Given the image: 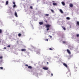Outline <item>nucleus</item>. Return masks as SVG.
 <instances>
[{
    "label": "nucleus",
    "instance_id": "8",
    "mask_svg": "<svg viewBox=\"0 0 79 79\" xmlns=\"http://www.w3.org/2000/svg\"><path fill=\"white\" fill-rule=\"evenodd\" d=\"M61 3L63 6H64V5H65V3H64V2H61Z\"/></svg>",
    "mask_w": 79,
    "mask_h": 79
},
{
    "label": "nucleus",
    "instance_id": "25",
    "mask_svg": "<svg viewBox=\"0 0 79 79\" xmlns=\"http://www.w3.org/2000/svg\"><path fill=\"white\" fill-rule=\"evenodd\" d=\"M62 42H63V44H64V43H66V41H63Z\"/></svg>",
    "mask_w": 79,
    "mask_h": 79
},
{
    "label": "nucleus",
    "instance_id": "9",
    "mask_svg": "<svg viewBox=\"0 0 79 79\" xmlns=\"http://www.w3.org/2000/svg\"><path fill=\"white\" fill-rule=\"evenodd\" d=\"M28 68L29 69H32V67L31 66H29Z\"/></svg>",
    "mask_w": 79,
    "mask_h": 79
},
{
    "label": "nucleus",
    "instance_id": "39",
    "mask_svg": "<svg viewBox=\"0 0 79 79\" xmlns=\"http://www.w3.org/2000/svg\"><path fill=\"white\" fill-rule=\"evenodd\" d=\"M0 42H1V41L0 40Z\"/></svg>",
    "mask_w": 79,
    "mask_h": 79
},
{
    "label": "nucleus",
    "instance_id": "26",
    "mask_svg": "<svg viewBox=\"0 0 79 79\" xmlns=\"http://www.w3.org/2000/svg\"><path fill=\"white\" fill-rule=\"evenodd\" d=\"M49 50H52V48H49Z\"/></svg>",
    "mask_w": 79,
    "mask_h": 79
},
{
    "label": "nucleus",
    "instance_id": "38",
    "mask_svg": "<svg viewBox=\"0 0 79 79\" xmlns=\"http://www.w3.org/2000/svg\"><path fill=\"white\" fill-rule=\"evenodd\" d=\"M6 48H5H5H4V49H6Z\"/></svg>",
    "mask_w": 79,
    "mask_h": 79
},
{
    "label": "nucleus",
    "instance_id": "10",
    "mask_svg": "<svg viewBox=\"0 0 79 79\" xmlns=\"http://www.w3.org/2000/svg\"><path fill=\"white\" fill-rule=\"evenodd\" d=\"M69 6H70V7L72 8V7H73V4H70Z\"/></svg>",
    "mask_w": 79,
    "mask_h": 79
},
{
    "label": "nucleus",
    "instance_id": "2",
    "mask_svg": "<svg viewBox=\"0 0 79 79\" xmlns=\"http://www.w3.org/2000/svg\"><path fill=\"white\" fill-rule=\"evenodd\" d=\"M67 76L68 77H69V76H71V72H67Z\"/></svg>",
    "mask_w": 79,
    "mask_h": 79
},
{
    "label": "nucleus",
    "instance_id": "15",
    "mask_svg": "<svg viewBox=\"0 0 79 79\" xmlns=\"http://www.w3.org/2000/svg\"><path fill=\"white\" fill-rule=\"evenodd\" d=\"M21 34H20V33L19 34H18L19 37H21Z\"/></svg>",
    "mask_w": 79,
    "mask_h": 79
},
{
    "label": "nucleus",
    "instance_id": "19",
    "mask_svg": "<svg viewBox=\"0 0 79 79\" xmlns=\"http://www.w3.org/2000/svg\"><path fill=\"white\" fill-rule=\"evenodd\" d=\"M0 69H3V68L2 67H0Z\"/></svg>",
    "mask_w": 79,
    "mask_h": 79
},
{
    "label": "nucleus",
    "instance_id": "6",
    "mask_svg": "<svg viewBox=\"0 0 79 79\" xmlns=\"http://www.w3.org/2000/svg\"><path fill=\"white\" fill-rule=\"evenodd\" d=\"M67 53H69V54H71V52H70V51L69 49L67 50Z\"/></svg>",
    "mask_w": 79,
    "mask_h": 79
},
{
    "label": "nucleus",
    "instance_id": "11",
    "mask_svg": "<svg viewBox=\"0 0 79 79\" xmlns=\"http://www.w3.org/2000/svg\"><path fill=\"white\" fill-rule=\"evenodd\" d=\"M39 23L40 25H42V24H44V23H43V22H40Z\"/></svg>",
    "mask_w": 79,
    "mask_h": 79
},
{
    "label": "nucleus",
    "instance_id": "33",
    "mask_svg": "<svg viewBox=\"0 0 79 79\" xmlns=\"http://www.w3.org/2000/svg\"><path fill=\"white\" fill-rule=\"evenodd\" d=\"M13 4H14V5H15V2H13Z\"/></svg>",
    "mask_w": 79,
    "mask_h": 79
},
{
    "label": "nucleus",
    "instance_id": "3",
    "mask_svg": "<svg viewBox=\"0 0 79 79\" xmlns=\"http://www.w3.org/2000/svg\"><path fill=\"white\" fill-rule=\"evenodd\" d=\"M14 15L15 17H16V18H18V14H17V13L16 12H15Z\"/></svg>",
    "mask_w": 79,
    "mask_h": 79
},
{
    "label": "nucleus",
    "instance_id": "4",
    "mask_svg": "<svg viewBox=\"0 0 79 79\" xmlns=\"http://www.w3.org/2000/svg\"><path fill=\"white\" fill-rule=\"evenodd\" d=\"M43 69H44V70H48V68L46 67H44L43 68Z\"/></svg>",
    "mask_w": 79,
    "mask_h": 79
},
{
    "label": "nucleus",
    "instance_id": "18",
    "mask_svg": "<svg viewBox=\"0 0 79 79\" xmlns=\"http://www.w3.org/2000/svg\"><path fill=\"white\" fill-rule=\"evenodd\" d=\"M6 5H8V1H6Z\"/></svg>",
    "mask_w": 79,
    "mask_h": 79
},
{
    "label": "nucleus",
    "instance_id": "12",
    "mask_svg": "<svg viewBox=\"0 0 79 79\" xmlns=\"http://www.w3.org/2000/svg\"><path fill=\"white\" fill-rule=\"evenodd\" d=\"M53 5H56V6L57 5V4L56 3H55V2L53 3Z\"/></svg>",
    "mask_w": 79,
    "mask_h": 79
},
{
    "label": "nucleus",
    "instance_id": "30",
    "mask_svg": "<svg viewBox=\"0 0 79 79\" xmlns=\"http://www.w3.org/2000/svg\"><path fill=\"white\" fill-rule=\"evenodd\" d=\"M49 15L48 14H46L45 15V16H48Z\"/></svg>",
    "mask_w": 79,
    "mask_h": 79
},
{
    "label": "nucleus",
    "instance_id": "36",
    "mask_svg": "<svg viewBox=\"0 0 79 79\" xmlns=\"http://www.w3.org/2000/svg\"><path fill=\"white\" fill-rule=\"evenodd\" d=\"M52 2L53 3L55 2V1H52Z\"/></svg>",
    "mask_w": 79,
    "mask_h": 79
},
{
    "label": "nucleus",
    "instance_id": "17",
    "mask_svg": "<svg viewBox=\"0 0 79 79\" xmlns=\"http://www.w3.org/2000/svg\"><path fill=\"white\" fill-rule=\"evenodd\" d=\"M77 24L78 25V26H79V22L77 21Z\"/></svg>",
    "mask_w": 79,
    "mask_h": 79
},
{
    "label": "nucleus",
    "instance_id": "32",
    "mask_svg": "<svg viewBox=\"0 0 79 79\" xmlns=\"http://www.w3.org/2000/svg\"><path fill=\"white\" fill-rule=\"evenodd\" d=\"M25 66H27H27H28V65H27V64H25Z\"/></svg>",
    "mask_w": 79,
    "mask_h": 79
},
{
    "label": "nucleus",
    "instance_id": "27",
    "mask_svg": "<svg viewBox=\"0 0 79 79\" xmlns=\"http://www.w3.org/2000/svg\"><path fill=\"white\" fill-rule=\"evenodd\" d=\"M30 8H31V9H32V6H31Z\"/></svg>",
    "mask_w": 79,
    "mask_h": 79
},
{
    "label": "nucleus",
    "instance_id": "21",
    "mask_svg": "<svg viewBox=\"0 0 79 79\" xmlns=\"http://www.w3.org/2000/svg\"><path fill=\"white\" fill-rule=\"evenodd\" d=\"M15 6H16V5H14V6H13V7L14 8H15Z\"/></svg>",
    "mask_w": 79,
    "mask_h": 79
},
{
    "label": "nucleus",
    "instance_id": "23",
    "mask_svg": "<svg viewBox=\"0 0 79 79\" xmlns=\"http://www.w3.org/2000/svg\"><path fill=\"white\" fill-rule=\"evenodd\" d=\"M11 46H10V45H8V46H7V47H8V48H9V47H10Z\"/></svg>",
    "mask_w": 79,
    "mask_h": 79
},
{
    "label": "nucleus",
    "instance_id": "5",
    "mask_svg": "<svg viewBox=\"0 0 79 79\" xmlns=\"http://www.w3.org/2000/svg\"><path fill=\"white\" fill-rule=\"evenodd\" d=\"M63 65H64V66H65L66 68H68V65H67V64H65V63H64L63 64Z\"/></svg>",
    "mask_w": 79,
    "mask_h": 79
},
{
    "label": "nucleus",
    "instance_id": "22",
    "mask_svg": "<svg viewBox=\"0 0 79 79\" xmlns=\"http://www.w3.org/2000/svg\"><path fill=\"white\" fill-rule=\"evenodd\" d=\"M79 34H78L77 35V37H79Z\"/></svg>",
    "mask_w": 79,
    "mask_h": 79
},
{
    "label": "nucleus",
    "instance_id": "14",
    "mask_svg": "<svg viewBox=\"0 0 79 79\" xmlns=\"http://www.w3.org/2000/svg\"><path fill=\"white\" fill-rule=\"evenodd\" d=\"M62 28H63V29H64V31H65V30H66V28H65V27H62Z\"/></svg>",
    "mask_w": 79,
    "mask_h": 79
},
{
    "label": "nucleus",
    "instance_id": "7",
    "mask_svg": "<svg viewBox=\"0 0 79 79\" xmlns=\"http://www.w3.org/2000/svg\"><path fill=\"white\" fill-rule=\"evenodd\" d=\"M21 51L22 52H26V49H22L21 50Z\"/></svg>",
    "mask_w": 79,
    "mask_h": 79
},
{
    "label": "nucleus",
    "instance_id": "13",
    "mask_svg": "<svg viewBox=\"0 0 79 79\" xmlns=\"http://www.w3.org/2000/svg\"><path fill=\"white\" fill-rule=\"evenodd\" d=\"M60 11L61 13H63V10H61V9L60 10Z\"/></svg>",
    "mask_w": 79,
    "mask_h": 79
},
{
    "label": "nucleus",
    "instance_id": "34",
    "mask_svg": "<svg viewBox=\"0 0 79 79\" xmlns=\"http://www.w3.org/2000/svg\"><path fill=\"white\" fill-rule=\"evenodd\" d=\"M49 37H50V38H52V36H51V35H49Z\"/></svg>",
    "mask_w": 79,
    "mask_h": 79
},
{
    "label": "nucleus",
    "instance_id": "35",
    "mask_svg": "<svg viewBox=\"0 0 79 79\" xmlns=\"http://www.w3.org/2000/svg\"><path fill=\"white\" fill-rule=\"evenodd\" d=\"M45 21L46 23H47V20H45Z\"/></svg>",
    "mask_w": 79,
    "mask_h": 79
},
{
    "label": "nucleus",
    "instance_id": "29",
    "mask_svg": "<svg viewBox=\"0 0 79 79\" xmlns=\"http://www.w3.org/2000/svg\"><path fill=\"white\" fill-rule=\"evenodd\" d=\"M3 58V57H2V56H0V59H2V58Z\"/></svg>",
    "mask_w": 79,
    "mask_h": 79
},
{
    "label": "nucleus",
    "instance_id": "31",
    "mask_svg": "<svg viewBox=\"0 0 79 79\" xmlns=\"http://www.w3.org/2000/svg\"><path fill=\"white\" fill-rule=\"evenodd\" d=\"M51 75L52 76H53V73H51Z\"/></svg>",
    "mask_w": 79,
    "mask_h": 79
},
{
    "label": "nucleus",
    "instance_id": "20",
    "mask_svg": "<svg viewBox=\"0 0 79 79\" xmlns=\"http://www.w3.org/2000/svg\"><path fill=\"white\" fill-rule=\"evenodd\" d=\"M2 32V30L0 29V34H1Z\"/></svg>",
    "mask_w": 79,
    "mask_h": 79
},
{
    "label": "nucleus",
    "instance_id": "37",
    "mask_svg": "<svg viewBox=\"0 0 79 79\" xmlns=\"http://www.w3.org/2000/svg\"><path fill=\"white\" fill-rule=\"evenodd\" d=\"M48 62H47V64H48Z\"/></svg>",
    "mask_w": 79,
    "mask_h": 79
},
{
    "label": "nucleus",
    "instance_id": "24",
    "mask_svg": "<svg viewBox=\"0 0 79 79\" xmlns=\"http://www.w3.org/2000/svg\"><path fill=\"white\" fill-rule=\"evenodd\" d=\"M51 11L52 12H53H53H54V11H53V10H51Z\"/></svg>",
    "mask_w": 79,
    "mask_h": 79
},
{
    "label": "nucleus",
    "instance_id": "1",
    "mask_svg": "<svg viewBox=\"0 0 79 79\" xmlns=\"http://www.w3.org/2000/svg\"><path fill=\"white\" fill-rule=\"evenodd\" d=\"M51 25L49 24H47L46 25V27H47V31H48L49 30V27H50Z\"/></svg>",
    "mask_w": 79,
    "mask_h": 79
},
{
    "label": "nucleus",
    "instance_id": "28",
    "mask_svg": "<svg viewBox=\"0 0 79 79\" xmlns=\"http://www.w3.org/2000/svg\"><path fill=\"white\" fill-rule=\"evenodd\" d=\"M46 40V41H48V39H46V40Z\"/></svg>",
    "mask_w": 79,
    "mask_h": 79
},
{
    "label": "nucleus",
    "instance_id": "16",
    "mask_svg": "<svg viewBox=\"0 0 79 79\" xmlns=\"http://www.w3.org/2000/svg\"><path fill=\"white\" fill-rule=\"evenodd\" d=\"M66 19H67L68 20H69V19H70V18L69 17H67L66 18Z\"/></svg>",
    "mask_w": 79,
    "mask_h": 79
}]
</instances>
